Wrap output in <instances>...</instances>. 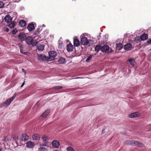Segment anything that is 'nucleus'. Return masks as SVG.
Instances as JSON below:
<instances>
[{
  "label": "nucleus",
  "mask_w": 151,
  "mask_h": 151,
  "mask_svg": "<svg viewBox=\"0 0 151 151\" xmlns=\"http://www.w3.org/2000/svg\"><path fill=\"white\" fill-rule=\"evenodd\" d=\"M101 51L102 52H105L106 53H110L112 52L111 48L107 45H104L101 48Z\"/></svg>",
  "instance_id": "nucleus-1"
},
{
  "label": "nucleus",
  "mask_w": 151,
  "mask_h": 151,
  "mask_svg": "<svg viewBox=\"0 0 151 151\" xmlns=\"http://www.w3.org/2000/svg\"><path fill=\"white\" fill-rule=\"evenodd\" d=\"M38 57L39 60H40L42 61H50L51 60V58H48V57H46L45 55L43 54L39 55Z\"/></svg>",
  "instance_id": "nucleus-2"
},
{
  "label": "nucleus",
  "mask_w": 151,
  "mask_h": 151,
  "mask_svg": "<svg viewBox=\"0 0 151 151\" xmlns=\"http://www.w3.org/2000/svg\"><path fill=\"white\" fill-rule=\"evenodd\" d=\"M57 53L56 52L54 51H52L50 52L49 53V58H51V60L54 59V58L56 56Z\"/></svg>",
  "instance_id": "nucleus-3"
},
{
  "label": "nucleus",
  "mask_w": 151,
  "mask_h": 151,
  "mask_svg": "<svg viewBox=\"0 0 151 151\" xmlns=\"http://www.w3.org/2000/svg\"><path fill=\"white\" fill-rule=\"evenodd\" d=\"M48 137L47 136H46L43 135L42 136V139L43 141L42 143V146H46L48 145V142L47 141L48 139Z\"/></svg>",
  "instance_id": "nucleus-4"
},
{
  "label": "nucleus",
  "mask_w": 151,
  "mask_h": 151,
  "mask_svg": "<svg viewBox=\"0 0 151 151\" xmlns=\"http://www.w3.org/2000/svg\"><path fill=\"white\" fill-rule=\"evenodd\" d=\"M88 41L87 37H83L81 38V44L83 45H87L88 43Z\"/></svg>",
  "instance_id": "nucleus-5"
},
{
  "label": "nucleus",
  "mask_w": 151,
  "mask_h": 151,
  "mask_svg": "<svg viewBox=\"0 0 151 151\" xmlns=\"http://www.w3.org/2000/svg\"><path fill=\"white\" fill-rule=\"evenodd\" d=\"M11 102V101H10V100L8 99L1 104L0 107H2L4 106H7L10 104Z\"/></svg>",
  "instance_id": "nucleus-6"
},
{
  "label": "nucleus",
  "mask_w": 151,
  "mask_h": 151,
  "mask_svg": "<svg viewBox=\"0 0 151 151\" xmlns=\"http://www.w3.org/2000/svg\"><path fill=\"white\" fill-rule=\"evenodd\" d=\"M18 38L21 40H24L26 37L25 34L24 32H22L18 35Z\"/></svg>",
  "instance_id": "nucleus-7"
},
{
  "label": "nucleus",
  "mask_w": 151,
  "mask_h": 151,
  "mask_svg": "<svg viewBox=\"0 0 151 151\" xmlns=\"http://www.w3.org/2000/svg\"><path fill=\"white\" fill-rule=\"evenodd\" d=\"M132 45L129 43H128L124 45V48L125 50H130L132 49Z\"/></svg>",
  "instance_id": "nucleus-8"
},
{
  "label": "nucleus",
  "mask_w": 151,
  "mask_h": 151,
  "mask_svg": "<svg viewBox=\"0 0 151 151\" xmlns=\"http://www.w3.org/2000/svg\"><path fill=\"white\" fill-rule=\"evenodd\" d=\"M4 20L7 23H9L12 22V19L9 15H7L4 18Z\"/></svg>",
  "instance_id": "nucleus-9"
},
{
  "label": "nucleus",
  "mask_w": 151,
  "mask_h": 151,
  "mask_svg": "<svg viewBox=\"0 0 151 151\" xmlns=\"http://www.w3.org/2000/svg\"><path fill=\"white\" fill-rule=\"evenodd\" d=\"M74 47L71 44H69L67 45V50L68 52H72L73 50Z\"/></svg>",
  "instance_id": "nucleus-10"
},
{
  "label": "nucleus",
  "mask_w": 151,
  "mask_h": 151,
  "mask_svg": "<svg viewBox=\"0 0 151 151\" xmlns=\"http://www.w3.org/2000/svg\"><path fill=\"white\" fill-rule=\"evenodd\" d=\"M52 144L53 146L55 147H58L60 145L59 142L57 140L53 141L52 142Z\"/></svg>",
  "instance_id": "nucleus-11"
},
{
  "label": "nucleus",
  "mask_w": 151,
  "mask_h": 151,
  "mask_svg": "<svg viewBox=\"0 0 151 151\" xmlns=\"http://www.w3.org/2000/svg\"><path fill=\"white\" fill-rule=\"evenodd\" d=\"M28 138L29 137L26 134H23L20 138V140L22 141H26L28 140Z\"/></svg>",
  "instance_id": "nucleus-12"
},
{
  "label": "nucleus",
  "mask_w": 151,
  "mask_h": 151,
  "mask_svg": "<svg viewBox=\"0 0 151 151\" xmlns=\"http://www.w3.org/2000/svg\"><path fill=\"white\" fill-rule=\"evenodd\" d=\"M73 44L74 47H78L80 45V42L79 40L78 39H74Z\"/></svg>",
  "instance_id": "nucleus-13"
},
{
  "label": "nucleus",
  "mask_w": 151,
  "mask_h": 151,
  "mask_svg": "<svg viewBox=\"0 0 151 151\" xmlns=\"http://www.w3.org/2000/svg\"><path fill=\"white\" fill-rule=\"evenodd\" d=\"M27 29L30 31H32L35 29L34 24H29L27 26Z\"/></svg>",
  "instance_id": "nucleus-14"
},
{
  "label": "nucleus",
  "mask_w": 151,
  "mask_h": 151,
  "mask_svg": "<svg viewBox=\"0 0 151 151\" xmlns=\"http://www.w3.org/2000/svg\"><path fill=\"white\" fill-rule=\"evenodd\" d=\"M139 114L138 112H136L131 113L129 115V118H132L138 116Z\"/></svg>",
  "instance_id": "nucleus-15"
},
{
  "label": "nucleus",
  "mask_w": 151,
  "mask_h": 151,
  "mask_svg": "<svg viewBox=\"0 0 151 151\" xmlns=\"http://www.w3.org/2000/svg\"><path fill=\"white\" fill-rule=\"evenodd\" d=\"M34 143L32 142H28L26 143V146L28 148H31L34 147Z\"/></svg>",
  "instance_id": "nucleus-16"
},
{
  "label": "nucleus",
  "mask_w": 151,
  "mask_h": 151,
  "mask_svg": "<svg viewBox=\"0 0 151 151\" xmlns=\"http://www.w3.org/2000/svg\"><path fill=\"white\" fill-rule=\"evenodd\" d=\"M128 61L130 63L132 66H134L135 63V60L133 58H129Z\"/></svg>",
  "instance_id": "nucleus-17"
},
{
  "label": "nucleus",
  "mask_w": 151,
  "mask_h": 151,
  "mask_svg": "<svg viewBox=\"0 0 151 151\" xmlns=\"http://www.w3.org/2000/svg\"><path fill=\"white\" fill-rule=\"evenodd\" d=\"M26 24V22L24 20H21L19 22V26L22 27H24L25 26Z\"/></svg>",
  "instance_id": "nucleus-18"
},
{
  "label": "nucleus",
  "mask_w": 151,
  "mask_h": 151,
  "mask_svg": "<svg viewBox=\"0 0 151 151\" xmlns=\"http://www.w3.org/2000/svg\"><path fill=\"white\" fill-rule=\"evenodd\" d=\"M140 37L141 38V40L142 41L146 40L148 37L147 35L145 33L142 34Z\"/></svg>",
  "instance_id": "nucleus-19"
},
{
  "label": "nucleus",
  "mask_w": 151,
  "mask_h": 151,
  "mask_svg": "<svg viewBox=\"0 0 151 151\" xmlns=\"http://www.w3.org/2000/svg\"><path fill=\"white\" fill-rule=\"evenodd\" d=\"M44 48V46L43 45L38 44L37 45V48L39 51H42Z\"/></svg>",
  "instance_id": "nucleus-20"
},
{
  "label": "nucleus",
  "mask_w": 151,
  "mask_h": 151,
  "mask_svg": "<svg viewBox=\"0 0 151 151\" xmlns=\"http://www.w3.org/2000/svg\"><path fill=\"white\" fill-rule=\"evenodd\" d=\"M32 40V38L31 37H28L26 39L25 41L28 44H30Z\"/></svg>",
  "instance_id": "nucleus-21"
},
{
  "label": "nucleus",
  "mask_w": 151,
  "mask_h": 151,
  "mask_svg": "<svg viewBox=\"0 0 151 151\" xmlns=\"http://www.w3.org/2000/svg\"><path fill=\"white\" fill-rule=\"evenodd\" d=\"M123 47V45L121 43H118L116 45V48L118 50H121Z\"/></svg>",
  "instance_id": "nucleus-22"
},
{
  "label": "nucleus",
  "mask_w": 151,
  "mask_h": 151,
  "mask_svg": "<svg viewBox=\"0 0 151 151\" xmlns=\"http://www.w3.org/2000/svg\"><path fill=\"white\" fill-rule=\"evenodd\" d=\"M42 30V28L41 26H40L35 31V35H38L40 33V32Z\"/></svg>",
  "instance_id": "nucleus-23"
},
{
  "label": "nucleus",
  "mask_w": 151,
  "mask_h": 151,
  "mask_svg": "<svg viewBox=\"0 0 151 151\" xmlns=\"http://www.w3.org/2000/svg\"><path fill=\"white\" fill-rule=\"evenodd\" d=\"M32 137L34 140H37L40 139V137L39 134H36L33 135Z\"/></svg>",
  "instance_id": "nucleus-24"
},
{
  "label": "nucleus",
  "mask_w": 151,
  "mask_h": 151,
  "mask_svg": "<svg viewBox=\"0 0 151 151\" xmlns=\"http://www.w3.org/2000/svg\"><path fill=\"white\" fill-rule=\"evenodd\" d=\"M101 47H102L100 45H96L95 48V51L98 52L100 50H101Z\"/></svg>",
  "instance_id": "nucleus-25"
},
{
  "label": "nucleus",
  "mask_w": 151,
  "mask_h": 151,
  "mask_svg": "<svg viewBox=\"0 0 151 151\" xmlns=\"http://www.w3.org/2000/svg\"><path fill=\"white\" fill-rule=\"evenodd\" d=\"M3 141L5 143L8 144L9 142V137L8 136H5L3 139Z\"/></svg>",
  "instance_id": "nucleus-26"
},
{
  "label": "nucleus",
  "mask_w": 151,
  "mask_h": 151,
  "mask_svg": "<svg viewBox=\"0 0 151 151\" xmlns=\"http://www.w3.org/2000/svg\"><path fill=\"white\" fill-rule=\"evenodd\" d=\"M50 112L49 110H46L42 113L41 116L42 117H45Z\"/></svg>",
  "instance_id": "nucleus-27"
},
{
  "label": "nucleus",
  "mask_w": 151,
  "mask_h": 151,
  "mask_svg": "<svg viewBox=\"0 0 151 151\" xmlns=\"http://www.w3.org/2000/svg\"><path fill=\"white\" fill-rule=\"evenodd\" d=\"M42 144H40V147L39 148L38 151H47V150L45 148L42 147Z\"/></svg>",
  "instance_id": "nucleus-28"
},
{
  "label": "nucleus",
  "mask_w": 151,
  "mask_h": 151,
  "mask_svg": "<svg viewBox=\"0 0 151 151\" xmlns=\"http://www.w3.org/2000/svg\"><path fill=\"white\" fill-rule=\"evenodd\" d=\"M38 43V42L36 40L32 39V42H31L30 44H31L33 46H35Z\"/></svg>",
  "instance_id": "nucleus-29"
},
{
  "label": "nucleus",
  "mask_w": 151,
  "mask_h": 151,
  "mask_svg": "<svg viewBox=\"0 0 151 151\" xmlns=\"http://www.w3.org/2000/svg\"><path fill=\"white\" fill-rule=\"evenodd\" d=\"M15 25V22H12L11 23L9 24V27L11 28H14Z\"/></svg>",
  "instance_id": "nucleus-30"
},
{
  "label": "nucleus",
  "mask_w": 151,
  "mask_h": 151,
  "mask_svg": "<svg viewBox=\"0 0 151 151\" xmlns=\"http://www.w3.org/2000/svg\"><path fill=\"white\" fill-rule=\"evenodd\" d=\"M141 40H141L140 37H136L135 38L134 41L136 42L139 43L141 41Z\"/></svg>",
  "instance_id": "nucleus-31"
},
{
  "label": "nucleus",
  "mask_w": 151,
  "mask_h": 151,
  "mask_svg": "<svg viewBox=\"0 0 151 151\" xmlns=\"http://www.w3.org/2000/svg\"><path fill=\"white\" fill-rule=\"evenodd\" d=\"M125 144L127 145H132V140H127L125 141Z\"/></svg>",
  "instance_id": "nucleus-32"
},
{
  "label": "nucleus",
  "mask_w": 151,
  "mask_h": 151,
  "mask_svg": "<svg viewBox=\"0 0 151 151\" xmlns=\"http://www.w3.org/2000/svg\"><path fill=\"white\" fill-rule=\"evenodd\" d=\"M138 141H134L132 140V145L137 146L138 145Z\"/></svg>",
  "instance_id": "nucleus-33"
},
{
  "label": "nucleus",
  "mask_w": 151,
  "mask_h": 151,
  "mask_svg": "<svg viewBox=\"0 0 151 151\" xmlns=\"http://www.w3.org/2000/svg\"><path fill=\"white\" fill-rule=\"evenodd\" d=\"M63 88V87L62 86H55L53 87V88L55 90H59Z\"/></svg>",
  "instance_id": "nucleus-34"
},
{
  "label": "nucleus",
  "mask_w": 151,
  "mask_h": 151,
  "mask_svg": "<svg viewBox=\"0 0 151 151\" xmlns=\"http://www.w3.org/2000/svg\"><path fill=\"white\" fill-rule=\"evenodd\" d=\"M67 151H74V149L71 147H69L67 148Z\"/></svg>",
  "instance_id": "nucleus-35"
},
{
  "label": "nucleus",
  "mask_w": 151,
  "mask_h": 151,
  "mask_svg": "<svg viewBox=\"0 0 151 151\" xmlns=\"http://www.w3.org/2000/svg\"><path fill=\"white\" fill-rule=\"evenodd\" d=\"M16 95L17 94L16 93H15L12 97L9 99L10 100V101H11L12 102L13 101L14 99L16 96Z\"/></svg>",
  "instance_id": "nucleus-36"
},
{
  "label": "nucleus",
  "mask_w": 151,
  "mask_h": 151,
  "mask_svg": "<svg viewBox=\"0 0 151 151\" xmlns=\"http://www.w3.org/2000/svg\"><path fill=\"white\" fill-rule=\"evenodd\" d=\"M137 146L139 147H143L144 146V145L142 143L139 142H138Z\"/></svg>",
  "instance_id": "nucleus-37"
},
{
  "label": "nucleus",
  "mask_w": 151,
  "mask_h": 151,
  "mask_svg": "<svg viewBox=\"0 0 151 151\" xmlns=\"http://www.w3.org/2000/svg\"><path fill=\"white\" fill-rule=\"evenodd\" d=\"M92 58V56L91 55H90L86 60V61L88 62Z\"/></svg>",
  "instance_id": "nucleus-38"
},
{
  "label": "nucleus",
  "mask_w": 151,
  "mask_h": 151,
  "mask_svg": "<svg viewBox=\"0 0 151 151\" xmlns=\"http://www.w3.org/2000/svg\"><path fill=\"white\" fill-rule=\"evenodd\" d=\"M4 5V3L2 1H0V8L3 7Z\"/></svg>",
  "instance_id": "nucleus-39"
},
{
  "label": "nucleus",
  "mask_w": 151,
  "mask_h": 151,
  "mask_svg": "<svg viewBox=\"0 0 151 151\" xmlns=\"http://www.w3.org/2000/svg\"><path fill=\"white\" fill-rule=\"evenodd\" d=\"M17 29L15 28L12 31V34H15L17 32Z\"/></svg>",
  "instance_id": "nucleus-40"
},
{
  "label": "nucleus",
  "mask_w": 151,
  "mask_h": 151,
  "mask_svg": "<svg viewBox=\"0 0 151 151\" xmlns=\"http://www.w3.org/2000/svg\"><path fill=\"white\" fill-rule=\"evenodd\" d=\"M20 51L21 53L22 54V53H23V48L22 46H20Z\"/></svg>",
  "instance_id": "nucleus-41"
},
{
  "label": "nucleus",
  "mask_w": 151,
  "mask_h": 151,
  "mask_svg": "<svg viewBox=\"0 0 151 151\" xmlns=\"http://www.w3.org/2000/svg\"><path fill=\"white\" fill-rule=\"evenodd\" d=\"M14 139L17 142L18 140V138L17 136H15L14 137Z\"/></svg>",
  "instance_id": "nucleus-42"
},
{
  "label": "nucleus",
  "mask_w": 151,
  "mask_h": 151,
  "mask_svg": "<svg viewBox=\"0 0 151 151\" xmlns=\"http://www.w3.org/2000/svg\"><path fill=\"white\" fill-rule=\"evenodd\" d=\"M147 42L149 44L151 43V38L149 39L147 41Z\"/></svg>",
  "instance_id": "nucleus-43"
},
{
  "label": "nucleus",
  "mask_w": 151,
  "mask_h": 151,
  "mask_svg": "<svg viewBox=\"0 0 151 151\" xmlns=\"http://www.w3.org/2000/svg\"><path fill=\"white\" fill-rule=\"evenodd\" d=\"M21 0H13V1L14 2H18Z\"/></svg>",
  "instance_id": "nucleus-44"
},
{
  "label": "nucleus",
  "mask_w": 151,
  "mask_h": 151,
  "mask_svg": "<svg viewBox=\"0 0 151 151\" xmlns=\"http://www.w3.org/2000/svg\"><path fill=\"white\" fill-rule=\"evenodd\" d=\"M29 53V52H23L22 53L23 54H24L25 55H28V54Z\"/></svg>",
  "instance_id": "nucleus-45"
},
{
  "label": "nucleus",
  "mask_w": 151,
  "mask_h": 151,
  "mask_svg": "<svg viewBox=\"0 0 151 151\" xmlns=\"http://www.w3.org/2000/svg\"><path fill=\"white\" fill-rule=\"evenodd\" d=\"M25 83V81H24L23 82V83H22V85L21 86V88L22 87L24 86V85Z\"/></svg>",
  "instance_id": "nucleus-46"
},
{
  "label": "nucleus",
  "mask_w": 151,
  "mask_h": 151,
  "mask_svg": "<svg viewBox=\"0 0 151 151\" xmlns=\"http://www.w3.org/2000/svg\"><path fill=\"white\" fill-rule=\"evenodd\" d=\"M5 31L6 32H8L9 31V29L8 28H6L5 29Z\"/></svg>",
  "instance_id": "nucleus-47"
},
{
  "label": "nucleus",
  "mask_w": 151,
  "mask_h": 151,
  "mask_svg": "<svg viewBox=\"0 0 151 151\" xmlns=\"http://www.w3.org/2000/svg\"><path fill=\"white\" fill-rule=\"evenodd\" d=\"M4 150V148H0V151H3Z\"/></svg>",
  "instance_id": "nucleus-48"
},
{
  "label": "nucleus",
  "mask_w": 151,
  "mask_h": 151,
  "mask_svg": "<svg viewBox=\"0 0 151 151\" xmlns=\"http://www.w3.org/2000/svg\"><path fill=\"white\" fill-rule=\"evenodd\" d=\"M60 60L64 61L65 60V59L63 58H61L60 59L59 61H60Z\"/></svg>",
  "instance_id": "nucleus-49"
},
{
  "label": "nucleus",
  "mask_w": 151,
  "mask_h": 151,
  "mask_svg": "<svg viewBox=\"0 0 151 151\" xmlns=\"http://www.w3.org/2000/svg\"><path fill=\"white\" fill-rule=\"evenodd\" d=\"M18 46L20 48V46H22L21 44H20V43H18Z\"/></svg>",
  "instance_id": "nucleus-50"
},
{
  "label": "nucleus",
  "mask_w": 151,
  "mask_h": 151,
  "mask_svg": "<svg viewBox=\"0 0 151 151\" xmlns=\"http://www.w3.org/2000/svg\"><path fill=\"white\" fill-rule=\"evenodd\" d=\"M22 71L23 72H24V71H25V70L24 69H22Z\"/></svg>",
  "instance_id": "nucleus-51"
},
{
  "label": "nucleus",
  "mask_w": 151,
  "mask_h": 151,
  "mask_svg": "<svg viewBox=\"0 0 151 151\" xmlns=\"http://www.w3.org/2000/svg\"><path fill=\"white\" fill-rule=\"evenodd\" d=\"M42 26H43L44 27H45V25H44V24H43L42 25Z\"/></svg>",
  "instance_id": "nucleus-52"
},
{
  "label": "nucleus",
  "mask_w": 151,
  "mask_h": 151,
  "mask_svg": "<svg viewBox=\"0 0 151 151\" xmlns=\"http://www.w3.org/2000/svg\"><path fill=\"white\" fill-rule=\"evenodd\" d=\"M53 151H58V150H55Z\"/></svg>",
  "instance_id": "nucleus-53"
},
{
  "label": "nucleus",
  "mask_w": 151,
  "mask_h": 151,
  "mask_svg": "<svg viewBox=\"0 0 151 151\" xmlns=\"http://www.w3.org/2000/svg\"><path fill=\"white\" fill-rule=\"evenodd\" d=\"M76 0H73V1H75Z\"/></svg>",
  "instance_id": "nucleus-54"
},
{
  "label": "nucleus",
  "mask_w": 151,
  "mask_h": 151,
  "mask_svg": "<svg viewBox=\"0 0 151 151\" xmlns=\"http://www.w3.org/2000/svg\"><path fill=\"white\" fill-rule=\"evenodd\" d=\"M3 144H4V145H4V143Z\"/></svg>",
  "instance_id": "nucleus-55"
}]
</instances>
